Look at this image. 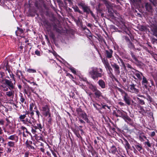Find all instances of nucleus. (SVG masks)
<instances>
[{"mask_svg":"<svg viewBox=\"0 0 157 157\" xmlns=\"http://www.w3.org/2000/svg\"><path fill=\"white\" fill-rule=\"evenodd\" d=\"M102 60L108 74L110 76L113 75V69L111 68L107 59L104 58L102 59Z\"/></svg>","mask_w":157,"mask_h":157,"instance_id":"nucleus-4","label":"nucleus"},{"mask_svg":"<svg viewBox=\"0 0 157 157\" xmlns=\"http://www.w3.org/2000/svg\"><path fill=\"white\" fill-rule=\"evenodd\" d=\"M17 30L15 32V33L17 36H19L20 34L23 33V30L22 29L19 28L18 27L17 28Z\"/></svg>","mask_w":157,"mask_h":157,"instance_id":"nucleus-26","label":"nucleus"},{"mask_svg":"<svg viewBox=\"0 0 157 157\" xmlns=\"http://www.w3.org/2000/svg\"><path fill=\"white\" fill-rule=\"evenodd\" d=\"M136 84L133 83L130 85L128 87V90L132 93L137 94L139 92V90L136 88Z\"/></svg>","mask_w":157,"mask_h":157,"instance_id":"nucleus-10","label":"nucleus"},{"mask_svg":"<svg viewBox=\"0 0 157 157\" xmlns=\"http://www.w3.org/2000/svg\"><path fill=\"white\" fill-rule=\"evenodd\" d=\"M111 65L114 69L115 73L118 74H119L120 73V67L116 63H114L113 64H112Z\"/></svg>","mask_w":157,"mask_h":157,"instance_id":"nucleus-16","label":"nucleus"},{"mask_svg":"<svg viewBox=\"0 0 157 157\" xmlns=\"http://www.w3.org/2000/svg\"><path fill=\"white\" fill-rule=\"evenodd\" d=\"M7 139L8 140L17 142L18 140V136L16 134H14L9 136Z\"/></svg>","mask_w":157,"mask_h":157,"instance_id":"nucleus-14","label":"nucleus"},{"mask_svg":"<svg viewBox=\"0 0 157 157\" xmlns=\"http://www.w3.org/2000/svg\"><path fill=\"white\" fill-rule=\"evenodd\" d=\"M147 141L144 143L145 144H146L149 147H151V144L150 143L148 140L147 139H146Z\"/></svg>","mask_w":157,"mask_h":157,"instance_id":"nucleus-46","label":"nucleus"},{"mask_svg":"<svg viewBox=\"0 0 157 157\" xmlns=\"http://www.w3.org/2000/svg\"><path fill=\"white\" fill-rule=\"evenodd\" d=\"M128 46L130 49L134 50L135 48L134 45L130 41L128 42Z\"/></svg>","mask_w":157,"mask_h":157,"instance_id":"nucleus-31","label":"nucleus"},{"mask_svg":"<svg viewBox=\"0 0 157 157\" xmlns=\"http://www.w3.org/2000/svg\"><path fill=\"white\" fill-rule=\"evenodd\" d=\"M35 112L36 113V115L37 116L38 118H39L40 117V112L38 110H36L35 111Z\"/></svg>","mask_w":157,"mask_h":157,"instance_id":"nucleus-54","label":"nucleus"},{"mask_svg":"<svg viewBox=\"0 0 157 157\" xmlns=\"http://www.w3.org/2000/svg\"><path fill=\"white\" fill-rule=\"evenodd\" d=\"M4 121L1 119L0 120V135H2L3 133L1 125L3 126L4 125Z\"/></svg>","mask_w":157,"mask_h":157,"instance_id":"nucleus-29","label":"nucleus"},{"mask_svg":"<svg viewBox=\"0 0 157 157\" xmlns=\"http://www.w3.org/2000/svg\"><path fill=\"white\" fill-rule=\"evenodd\" d=\"M136 148L139 151H140L142 149V147L139 144H136L135 145Z\"/></svg>","mask_w":157,"mask_h":157,"instance_id":"nucleus-30","label":"nucleus"},{"mask_svg":"<svg viewBox=\"0 0 157 157\" xmlns=\"http://www.w3.org/2000/svg\"><path fill=\"white\" fill-rule=\"evenodd\" d=\"M131 55L133 59H134L135 61H137V59L132 52H131Z\"/></svg>","mask_w":157,"mask_h":157,"instance_id":"nucleus-49","label":"nucleus"},{"mask_svg":"<svg viewBox=\"0 0 157 157\" xmlns=\"http://www.w3.org/2000/svg\"><path fill=\"white\" fill-rule=\"evenodd\" d=\"M5 141L4 139L2 136H0V143H2Z\"/></svg>","mask_w":157,"mask_h":157,"instance_id":"nucleus-51","label":"nucleus"},{"mask_svg":"<svg viewBox=\"0 0 157 157\" xmlns=\"http://www.w3.org/2000/svg\"><path fill=\"white\" fill-rule=\"evenodd\" d=\"M69 69L73 74H76V71L75 68L73 67H70L69 68Z\"/></svg>","mask_w":157,"mask_h":157,"instance_id":"nucleus-45","label":"nucleus"},{"mask_svg":"<svg viewBox=\"0 0 157 157\" xmlns=\"http://www.w3.org/2000/svg\"><path fill=\"white\" fill-rule=\"evenodd\" d=\"M35 53L36 55H39L40 54V52L38 50L36 51H35Z\"/></svg>","mask_w":157,"mask_h":157,"instance_id":"nucleus-58","label":"nucleus"},{"mask_svg":"<svg viewBox=\"0 0 157 157\" xmlns=\"http://www.w3.org/2000/svg\"><path fill=\"white\" fill-rule=\"evenodd\" d=\"M142 77V84L144 85L145 88H147L148 81L144 76H143Z\"/></svg>","mask_w":157,"mask_h":157,"instance_id":"nucleus-19","label":"nucleus"},{"mask_svg":"<svg viewBox=\"0 0 157 157\" xmlns=\"http://www.w3.org/2000/svg\"><path fill=\"white\" fill-rule=\"evenodd\" d=\"M41 111L43 112V115L45 117L48 116L49 117H51L50 108L48 105H46L42 106Z\"/></svg>","mask_w":157,"mask_h":157,"instance_id":"nucleus-7","label":"nucleus"},{"mask_svg":"<svg viewBox=\"0 0 157 157\" xmlns=\"http://www.w3.org/2000/svg\"><path fill=\"white\" fill-rule=\"evenodd\" d=\"M6 120L7 121L6 124H7V125L9 124H11L10 121L7 118H6Z\"/></svg>","mask_w":157,"mask_h":157,"instance_id":"nucleus-53","label":"nucleus"},{"mask_svg":"<svg viewBox=\"0 0 157 157\" xmlns=\"http://www.w3.org/2000/svg\"><path fill=\"white\" fill-rule=\"evenodd\" d=\"M148 100H149V101H150L151 102L152 101V98H151V97L148 95Z\"/></svg>","mask_w":157,"mask_h":157,"instance_id":"nucleus-60","label":"nucleus"},{"mask_svg":"<svg viewBox=\"0 0 157 157\" xmlns=\"http://www.w3.org/2000/svg\"><path fill=\"white\" fill-rule=\"evenodd\" d=\"M20 102L21 103H23L25 101V99L23 97L22 94H20Z\"/></svg>","mask_w":157,"mask_h":157,"instance_id":"nucleus-39","label":"nucleus"},{"mask_svg":"<svg viewBox=\"0 0 157 157\" xmlns=\"http://www.w3.org/2000/svg\"><path fill=\"white\" fill-rule=\"evenodd\" d=\"M139 139L141 141H144V139L146 140L147 139V137L144 135L140 134L139 136Z\"/></svg>","mask_w":157,"mask_h":157,"instance_id":"nucleus-33","label":"nucleus"},{"mask_svg":"<svg viewBox=\"0 0 157 157\" xmlns=\"http://www.w3.org/2000/svg\"><path fill=\"white\" fill-rule=\"evenodd\" d=\"M74 10L75 12H78L80 13H82V11H80L78 8L77 6H75L73 7Z\"/></svg>","mask_w":157,"mask_h":157,"instance_id":"nucleus-35","label":"nucleus"},{"mask_svg":"<svg viewBox=\"0 0 157 157\" xmlns=\"http://www.w3.org/2000/svg\"><path fill=\"white\" fill-rule=\"evenodd\" d=\"M52 153L55 157H57V155L55 152H53V151H52Z\"/></svg>","mask_w":157,"mask_h":157,"instance_id":"nucleus-59","label":"nucleus"},{"mask_svg":"<svg viewBox=\"0 0 157 157\" xmlns=\"http://www.w3.org/2000/svg\"><path fill=\"white\" fill-rule=\"evenodd\" d=\"M21 129L23 130V134L24 136L25 132L27 134L30 135L31 133L28 131L27 128L24 126H21Z\"/></svg>","mask_w":157,"mask_h":157,"instance_id":"nucleus-24","label":"nucleus"},{"mask_svg":"<svg viewBox=\"0 0 157 157\" xmlns=\"http://www.w3.org/2000/svg\"><path fill=\"white\" fill-rule=\"evenodd\" d=\"M6 152L7 153H10L12 151V149L11 147H7Z\"/></svg>","mask_w":157,"mask_h":157,"instance_id":"nucleus-47","label":"nucleus"},{"mask_svg":"<svg viewBox=\"0 0 157 157\" xmlns=\"http://www.w3.org/2000/svg\"><path fill=\"white\" fill-rule=\"evenodd\" d=\"M155 6H157V0H149Z\"/></svg>","mask_w":157,"mask_h":157,"instance_id":"nucleus-36","label":"nucleus"},{"mask_svg":"<svg viewBox=\"0 0 157 157\" xmlns=\"http://www.w3.org/2000/svg\"><path fill=\"white\" fill-rule=\"evenodd\" d=\"M27 71L28 72L30 73H35L36 72V70L32 69H28Z\"/></svg>","mask_w":157,"mask_h":157,"instance_id":"nucleus-40","label":"nucleus"},{"mask_svg":"<svg viewBox=\"0 0 157 157\" xmlns=\"http://www.w3.org/2000/svg\"><path fill=\"white\" fill-rule=\"evenodd\" d=\"M150 26L153 35L157 37V22L155 21L154 23H152Z\"/></svg>","mask_w":157,"mask_h":157,"instance_id":"nucleus-11","label":"nucleus"},{"mask_svg":"<svg viewBox=\"0 0 157 157\" xmlns=\"http://www.w3.org/2000/svg\"><path fill=\"white\" fill-rule=\"evenodd\" d=\"M78 110L79 111L78 112V114L79 115V117H81L87 123H90V121L87 117V115L84 112H82L81 109H79Z\"/></svg>","mask_w":157,"mask_h":157,"instance_id":"nucleus-9","label":"nucleus"},{"mask_svg":"<svg viewBox=\"0 0 157 157\" xmlns=\"http://www.w3.org/2000/svg\"><path fill=\"white\" fill-rule=\"evenodd\" d=\"M33 91V88L30 87L29 86L26 85L25 87L24 92L25 94H27L28 97L30 96L31 92Z\"/></svg>","mask_w":157,"mask_h":157,"instance_id":"nucleus-12","label":"nucleus"},{"mask_svg":"<svg viewBox=\"0 0 157 157\" xmlns=\"http://www.w3.org/2000/svg\"><path fill=\"white\" fill-rule=\"evenodd\" d=\"M32 144L33 142L32 141H28V140L25 142V144L27 147L30 150H34V147L31 145Z\"/></svg>","mask_w":157,"mask_h":157,"instance_id":"nucleus-15","label":"nucleus"},{"mask_svg":"<svg viewBox=\"0 0 157 157\" xmlns=\"http://www.w3.org/2000/svg\"><path fill=\"white\" fill-rule=\"evenodd\" d=\"M83 11L84 12H86L87 13H90V11L91 10L90 9L89 7L86 5L82 9Z\"/></svg>","mask_w":157,"mask_h":157,"instance_id":"nucleus-27","label":"nucleus"},{"mask_svg":"<svg viewBox=\"0 0 157 157\" xmlns=\"http://www.w3.org/2000/svg\"><path fill=\"white\" fill-rule=\"evenodd\" d=\"M20 73L21 74H22V72H21V71H19V70H17V73H16V75H17V77L20 78V75H18V74Z\"/></svg>","mask_w":157,"mask_h":157,"instance_id":"nucleus-50","label":"nucleus"},{"mask_svg":"<svg viewBox=\"0 0 157 157\" xmlns=\"http://www.w3.org/2000/svg\"><path fill=\"white\" fill-rule=\"evenodd\" d=\"M2 83L1 87L3 91H7L5 96L8 97H13L14 94V91L13 90L15 88V82L13 83L10 80L5 79Z\"/></svg>","mask_w":157,"mask_h":157,"instance_id":"nucleus-2","label":"nucleus"},{"mask_svg":"<svg viewBox=\"0 0 157 157\" xmlns=\"http://www.w3.org/2000/svg\"><path fill=\"white\" fill-rule=\"evenodd\" d=\"M24 114H21L18 118V121L22 122L23 124L28 126H31L32 132L33 134H35L36 132V130L39 129L41 131L43 129V126L40 123H37L35 119L33 120H31V118L26 117V115H28L29 113L26 110L24 111Z\"/></svg>","mask_w":157,"mask_h":157,"instance_id":"nucleus-1","label":"nucleus"},{"mask_svg":"<svg viewBox=\"0 0 157 157\" xmlns=\"http://www.w3.org/2000/svg\"><path fill=\"white\" fill-rule=\"evenodd\" d=\"M35 106V104L34 103H31L30 104L29 110V111H32L33 110V109Z\"/></svg>","mask_w":157,"mask_h":157,"instance_id":"nucleus-37","label":"nucleus"},{"mask_svg":"<svg viewBox=\"0 0 157 157\" xmlns=\"http://www.w3.org/2000/svg\"><path fill=\"white\" fill-rule=\"evenodd\" d=\"M85 32L87 33V35L88 36H91V32H90V31L87 28H86L85 29Z\"/></svg>","mask_w":157,"mask_h":157,"instance_id":"nucleus-41","label":"nucleus"},{"mask_svg":"<svg viewBox=\"0 0 157 157\" xmlns=\"http://www.w3.org/2000/svg\"><path fill=\"white\" fill-rule=\"evenodd\" d=\"M117 90L120 92L122 94H124L123 99L125 103L128 105H129L130 104L131 98L128 95L127 93H125L124 90L121 88H118Z\"/></svg>","mask_w":157,"mask_h":157,"instance_id":"nucleus-5","label":"nucleus"},{"mask_svg":"<svg viewBox=\"0 0 157 157\" xmlns=\"http://www.w3.org/2000/svg\"><path fill=\"white\" fill-rule=\"evenodd\" d=\"M124 112L122 110H117L116 116L117 117H121L123 118V116H124L125 115V114L124 113Z\"/></svg>","mask_w":157,"mask_h":157,"instance_id":"nucleus-18","label":"nucleus"},{"mask_svg":"<svg viewBox=\"0 0 157 157\" xmlns=\"http://www.w3.org/2000/svg\"><path fill=\"white\" fill-rule=\"evenodd\" d=\"M122 79L124 82H125L126 81V78L125 77L122 78Z\"/></svg>","mask_w":157,"mask_h":157,"instance_id":"nucleus-62","label":"nucleus"},{"mask_svg":"<svg viewBox=\"0 0 157 157\" xmlns=\"http://www.w3.org/2000/svg\"><path fill=\"white\" fill-rule=\"evenodd\" d=\"M93 105L94 107L96 109L99 111V112H101L100 110L101 109V108H99L97 106H99L100 105L98 104H94Z\"/></svg>","mask_w":157,"mask_h":157,"instance_id":"nucleus-43","label":"nucleus"},{"mask_svg":"<svg viewBox=\"0 0 157 157\" xmlns=\"http://www.w3.org/2000/svg\"><path fill=\"white\" fill-rule=\"evenodd\" d=\"M89 73L91 78L94 80L98 78L101 77L104 74L102 69L96 67H93L90 68Z\"/></svg>","mask_w":157,"mask_h":157,"instance_id":"nucleus-3","label":"nucleus"},{"mask_svg":"<svg viewBox=\"0 0 157 157\" xmlns=\"http://www.w3.org/2000/svg\"><path fill=\"white\" fill-rule=\"evenodd\" d=\"M139 27V29L141 31H144L146 29V27L143 25H141Z\"/></svg>","mask_w":157,"mask_h":157,"instance_id":"nucleus-44","label":"nucleus"},{"mask_svg":"<svg viewBox=\"0 0 157 157\" xmlns=\"http://www.w3.org/2000/svg\"><path fill=\"white\" fill-rule=\"evenodd\" d=\"M3 148L2 147H0V153L1 154L3 152Z\"/></svg>","mask_w":157,"mask_h":157,"instance_id":"nucleus-57","label":"nucleus"},{"mask_svg":"<svg viewBox=\"0 0 157 157\" xmlns=\"http://www.w3.org/2000/svg\"><path fill=\"white\" fill-rule=\"evenodd\" d=\"M124 145L126 150H128L130 148V145L126 139H124Z\"/></svg>","mask_w":157,"mask_h":157,"instance_id":"nucleus-23","label":"nucleus"},{"mask_svg":"<svg viewBox=\"0 0 157 157\" xmlns=\"http://www.w3.org/2000/svg\"><path fill=\"white\" fill-rule=\"evenodd\" d=\"M29 156V153L28 152H26L25 154V157H28Z\"/></svg>","mask_w":157,"mask_h":157,"instance_id":"nucleus-55","label":"nucleus"},{"mask_svg":"<svg viewBox=\"0 0 157 157\" xmlns=\"http://www.w3.org/2000/svg\"><path fill=\"white\" fill-rule=\"evenodd\" d=\"M105 51L106 57L109 59L111 58L112 57L113 51L111 49H109V50H106Z\"/></svg>","mask_w":157,"mask_h":157,"instance_id":"nucleus-17","label":"nucleus"},{"mask_svg":"<svg viewBox=\"0 0 157 157\" xmlns=\"http://www.w3.org/2000/svg\"><path fill=\"white\" fill-rule=\"evenodd\" d=\"M89 88L93 92H94L97 89L96 86H93L92 84L90 85Z\"/></svg>","mask_w":157,"mask_h":157,"instance_id":"nucleus-34","label":"nucleus"},{"mask_svg":"<svg viewBox=\"0 0 157 157\" xmlns=\"http://www.w3.org/2000/svg\"><path fill=\"white\" fill-rule=\"evenodd\" d=\"M86 5L85 3L82 1L79 2L78 4V5L81 7L82 9Z\"/></svg>","mask_w":157,"mask_h":157,"instance_id":"nucleus-32","label":"nucleus"},{"mask_svg":"<svg viewBox=\"0 0 157 157\" xmlns=\"http://www.w3.org/2000/svg\"><path fill=\"white\" fill-rule=\"evenodd\" d=\"M144 7L146 10L148 12L152 13L153 10L151 4L149 2L144 3Z\"/></svg>","mask_w":157,"mask_h":157,"instance_id":"nucleus-13","label":"nucleus"},{"mask_svg":"<svg viewBox=\"0 0 157 157\" xmlns=\"http://www.w3.org/2000/svg\"><path fill=\"white\" fill-rule=\"evenodd\" d=\"M134 75L135 76H133L132 77L135 79L138 80L140 81L142 79V77L143 76V74L141 72L137 70H134V71H132Z\"/></svg>","mask_w":157,"mask_h":157,"instance_id":"nucleus-8","label":"nucleus"},{"mask_svg":"<svg viewBox=\"0 0 157 157\" xmlns=\"http://www.w3.org/2000/svg\"><path fill=\"white\" fill-rule=\"evenodd\" d=\"M119 104L121 106H124V103L121 102H119Z\"/></svg>","mask_w":157,"mask_h":157,"instance_id":"nucleus-64","label":"nucleus"},{"mask_svg":"<svg viewBox=\"0 0 157 157\" xmlns=\"http://www.w3.org/2000/svg\"><path fill=\"white\" fill-rule=\"evenodd\" d=\"M90 13L92 16L93 17H95V15L93 14V12H92V11L91 10L90 11Z\"/></svg>","mask_w":157,"mask_h":157,"instance_id":"nucleus-61","label":"nucleus"},{"mask_svg":"<svg viewBox=\"0 0 157 157\" xmlns=\"http://www.w3.org/2000/svg\"><path fill=\"white\" fill-rule=\"evenodd\" d=\"M137 99L138 100L139 103L141 105H143L145 104V102L143 100L140 99L139 98H137Z\"/></svg>","mask_w":157,"mask_h":157,"instance_id":"nucleus-38","label":"nucleus"},{"mask_svg":"<svg viewBox=\"0 0 157 157\" xmlns=\"http://www.w3.org/2000/svg\"><path fill=\"white\" fill-rule=\"evenodd\" d=\"M99 85L102 88H104L105 86V85L104 82L102 79H100L98 82Z\"/></svg>","mask_w":157,"mask_h":157,"instance_id":"nucleus-21","label":"nucleus"},{"mask_svg":"<svg viewBox=\"0 0 157 157\" xmlns=\"http://www.w3.org/2000/svg\"><path fill=\"white\" fill-rule=\"evenodd\" d=\"M126 65L128 68L131 69L132 68V67L129 64L127 63L126 64Z\"/></svg>","mask_w":157,"mask_h":157,"instance_id":"nucleus-56","label":"nucleus"},{"mask_svg":"<svg viewBox=\"0 0 157 157\" xmlns=\"http://www.w3.org/2000/svg\"><path fill=\"white\" fill-rule=\"evenodd\" d=\"M3 129L5 132L10 134H12L14 132V130L13 124H9L7 125L5 124L4 127H3Z\"/></svg>","mask_w":157,"mask_h":157,"instance_id":"nucleus-6","label":"nucleus"},{"mask_svg":"<svg viewBox=\"0 0 157 157\" xmlns=\"http://www.w3.org/2000/svg\"><path fill=\"white\" fill-rule=\"evenodd\" d=\"M15 143L14 141H10L8 142L7 145V147L13 148L15 147Z\"/></svg>","mask_w":157,"mask_h":157,"instance_id":"nucleus-20","label":"nucleus"},{"mask_svg":"<svg viewBox=\"0 0 157 157\" xmlns=\"http://www.w3.org/2000/svg\"><path fill=\"white\" fill-rule=\"evenodd\" d=\"M140 108V110L139 111V112L140 113L143 114L144 113H145V111L144 110L143 108V107L141 106H140L139 107Z\"/></svg>","mask_w":157,"mask_h":157,"instance_id":"nucleus-42","label":"nucleus"},{"mask_svg":"<svg viewBox=\"0 0 157 157\" xmlns=\"http://www.w3.org/2000/svg\"><path fill=\"white\" fill-rule=\"evenodd\" d=\"M66 75L67 76H68L69 77L71 78L72 79H73L74 78L73 76H72V75L71 74H70L69 73H66Z\"/></svg>","mask_w":157,"mask_h":157,"instance_id":"nucleus-48","label":"nucleus"},{"mask_svg":"<svg viewBox=\"0 0 157 157\" xmlns=\"http://www.w3.org/2000/svg\"><path fill=\"white\" fill-rule=\"evenodd\" d=\"M125 39L127 41H128V42L130 41L128 37H125Z\"/></svg>","mask_w":157,"mask_h":157,"instance_id":"nucleus-63","label":"nucleus"},{"mask_svg":"<svg viewBox=\"0 0 157 157\" xmlns=\"http://www.w3.org/2000/svg\"><path fill=\"white\" fill-rule=\"evenodd\" d=\"M117 151V149L114 145L112 146L110 149V152L113 154H115Z\"/></svg>","mask_w":157,"mask_h":157,"instance_id":"nucleus-28","label":"nucleus"},{"mask_svg":"<svg viewBox=\"0 0 157 157\" xmlns=\"http://www.w3.org/2000/svg\"><path fill=\"white\" fill-rule=\"evenodd\" d=\"M123 118L124 120V121L126 122H131L132 120L127 115V114H126L124 116H123Z\"/></svg>","mask_w":157,"mask_h":157,"instance_id":"nucleus-25","label":"nucleus"},{"mask_svg":"<svg viewBox=\"0 0 157 157\" xmlns=\"http://www.w3.org/2000/svg\"><path fill=\"white\" fill-rule=\"evenodd\" d=\"M28 111L29 113L28 115V116H29V114H30V115H31V117L33 116L34 115V111L33 110H32V111H29L30 112H29V111Z\"/></svg>","mask_w":157,"mask_h":157,"instance_id":"nucleus-52","label":"nucleus"},{"mask_svg":"<svg viewBox=\"0 0 157 157\" xmlns=\"http://www.w3.org/2000/svg\"><path fill=\"white\" fill-rule=\"evenodd\" d=\"M94 92L96 98H99L101 96V93L97 89Z\"/></svg>","mask_w":157,"mask_h":157,"instance_id":"nucleus-22","label":"nucleus"}]
</instances>
